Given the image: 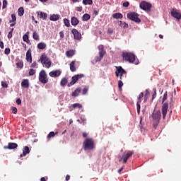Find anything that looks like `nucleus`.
<instances>
[{"instance_id":"f257e3e1","label":"nucleus","mask_w":181,"mask_h":181,"mask_svg":"<svg viewBox=\"0 0 181 181\" xmlns=\"http://www.w3.org/2000/svg\"><path fill=\"white\" fill-rule=\"evenodd\" d=\"M123 60L129 62V63H133V64H139V60L135 57V54L131 52H123L122 53Z\"/></svg>"},{"instance_id":"f03ea898","label":"nucleus","mask_w":181,"mask_h":181,"mask_svg":"<svg viewBox=\"0 0 181 181\" xmlns=\"http://www.w3.org/2000/svg\"><path fill=\"white\" fill-rule=\"evenodd\" d=\"M151 118L153 120V128L154 129H156V128H158V125H159V123L160 122V118H162V113L160 112V110H156L154 109L151 114Z\"/></svg>"},{"instance_id":"7ed1b4c3","label":"nucleus","mask_w":181,"mask_h":181,"mask_svg":"<svg viewBox=\"0 0 181 181\" xmlns=\"http://www.w3.org/2000/svg\"><path fill=\"white\" fill-rule=\"evenodd\" d=\"M37 62L38 63H41L43 67H46V69H50L52 67V61L47 57L46 54H42Z\"/></svg>"},{"instance_id":"20e7f679","label":"nucleus","mask_w":181,"mask_h":181,"mask_svg":"<svg viewBox=\"0 0 181 181\" xmlns=\"http://www.w3.org/2000/svg\"><path fill=\"white\" fill-rule=\"evenodd\" d=\"M84 151H93L95 146L94 145V139H86L83 144Z\"/></svg>"},{"instance_id":"39448f33","label":"nucleus","mask_w":181,"mask_h":181,"mask_svg":"<svg viewBox=\"0 0 181 181\" xmlns=\"http://www.w3.org/2000/svg\"><path fill=\"white\" fill-rule=\"evenodd\" d=\"M115 74L116 77H119L120 80L127 78V71L124 68H122V66H116Z\"/></svg>"},{"instance_id":"423d86ee","label":"nucleus","mask_w":181,"mask_h":181,"mask_svg":"<svg viewBox=\"0 0 181 181\" xmlns=\"http://www.w3.org/2000/svg\"><path fill=\"white\" fill-rule=\"evenodd\" d=\"M39 81L42 83V84H47V83H49V78H47L46 71L41 70L39 74Z\"/></svg>"},{"instance_id":"0eeeda50","label":"nucleus","mask_w":181,"mask_h":181,"mask_svg":"<svg viewBox=\"0 0 181 181\" xmlns=\"http://www.w3.org/2000/svg\"><path fill=\"white\" fill-rule=\"evenodd\" d=\"M127 18L136 23H141V20L139 18V14L135 12H130L127 13Z\"/></svg>"},{"instance_id":"6e6552de","label":"nucleus","mask_w":181,"mask_h":181,"mask_svg":"<svg viewBox=\"0 0 181 181\" xmlns=\"http://www.w3.org/2000/svg\"><path fill=\"white\" fill-rule=\"evenodd\" d=\"M99 50V57H95V62H101L103 60V57H104V54H105V50H104V45H100L98 47Z\"/></svg>"},{"instance_id":"1a4fd4ad","label":"nucleus","mask_w":181,"mask_h":181,"mask_svg":"<svg viewBox=\"0 0 181 181\" xmlns=\"http://www.w3.org/2000/svg\"><path fill=\"white\" fill-rule=\"evenodd\" d=\"M83 77H84V74H83L74 76L71 78V81L68 84V87H70V86H74V83H77L78 80L83 78Z\"/></svg>"},{"instance_id":"9d476101","label":"nucleus","mask_w":181,"mask_h":181,"mask_svg":"<svg viewBox=\"0 0 181 181\" xmlns=\"http://www.w3.org/2000/svg\"><path fill=\"white\" fill-rule=\"evenodd\" d=\"M139 6L141 9H143V11H151V8H152V4L146 1H142L140 3Z\"/></svg>"},{"instance_id":"9b49d317","label":"nucleus","mask_w":181,"mask_h":181,"mask_svg":"<svg viewBox=\"0 0 181 181\" xmlns=\"http://www.w3.org/2000/svg\"><path fill=\"white\" fill-rule=\"evenodd\" d=\"M169 108V104L168 103H165L162 106V115L163 119H165L166 118V115L168 114V110Z\"/></svg>"},{"instance_id":"f8f14e48","label":"nucleus","mask_w":181,"mask_h":181,"mask_svg":"<svg viewBox=\"0 0 181 181\" xmlns=\"http://www.w3.org/2000/svg\"><path fill=\"white\" fill-rule=\"evenodd\" d=\"M71 33L74 35V38L75 39V40H80V39H81V33L78 32L77 29H72Z\"/></svg>"},{"instance_id":"ddd939ff","label":"nucleus","mask_w":181,"mask_h":181,"mask_svg":"<svg viewBox=\"0 0 181 181\" xmlns=\"http://www.w3.org/2000/svg\"><path fill=\"white\" fill-rule=\"evenodd\" d=\"M134 155V151H129L126 155L123 157V163H127L128 159Z\"/></svg>"},{"instance_id":"4468645a","label":"nucleus","mask_w":181,"mask_h":181,"mask_svg":"<svg viewBox=\"0 0 181 181\" xmlns=\"http://www.w3.org/2000/svg\"><path fill=\"white\" fill-rule=\"evenodd\" d=\"M29 153H30V149H29V146H25L23 147V153L20 155V158H23V156H26Z\"/></svg>"},{"instance_id":"2eb2a0df","label":"nucleus","mask_w":181,"mask_h":181,"mask_svg":"<svg viewBox=\"0 0 181 181\" xmlns=\"http://www.w3.org/2000/svg\"><path fill=\"white\" fill-rule=\"evenodd\" d=\"M18 148V144L16 143H8V146H4V149H16Z\"/></svg>"},{"instance_id":"dca6fc26","label":"nucleus","mask_w":181,"mask_h":181,"mask_svg":"<svg viewBox=\"0 0 181 181\" xmlns=\"http://www.w3.org/2000/svg\"><path fill=\"white\" fill-rule=\"evenodd\" d=\"M49 76L50 77H59L60 74H62V71L60 70H56V71H52L49 72Z\"/></svg>"},{"instance_id":"f3484780","label":"nucleus","mask_w":181,"mask_h":181,"mask_svg":"<svg viewBox=\"0 0 181 181\" xmlns=\"http://www.w3.org/2000/svg\"><path fill=\"white\" fill-rule=\"evenodd\" d=\"M37 15L40 16V19H43L44 21H46L47 19V13H44L42 11H37Z\"/></svg>"},{"instance_id":"a211bd4d","label":"nucleus","mask_w":181,"mask_h":181,"mask_svg":"<svg viewBox=\"0 0 181 181\" xmlns=\"http://www.w3.org/2000/svg\"><path fill=\"white\" fill-rule=\"evenodd\" d=\"M26 60L29 62V63H32V50L28 49L26 52Z\"/></svg>"},{"instance_id":"6ab92c4d","label":"nucleus","mask_w":181,"mask_h":181,"mask_svg":"<svg viewBox=\"0 0 181 181\" xmlns=\"http://www.w3.org/2000/svg\"><path fill=\"white\" fill-rule=\"evenodd\" d=\"M71 23L72 26H77V25H78V23H80V21H78L77 17H71Z\"/></svg>"},{"instance_id":"aec40b11","label":"nucleus","mask_w":181,"mask_h":181,"mask_svg":"<svg viewBox=\"0 0 181 181\" xmlns=\"http://www.w3.org/2000/svg\"><path fill=\"white\" fill-rule=\"evenodd\" d=\"M74 108H79L80 110H81V108H83V105L80 103H75L71 105L69 107V109L71 110V111H73V110H74Z\"/></svg>"},{"instance_id":"412c9836","label":"nucleus","mask_w":181,"mask_h":181,"mask_svg":"<svg viewBox=\"0 0 181 181\" xmlns=\"http://www.w3.org/2000/svg\"><path fill=\"white\" fill-rule=\"evenodd\" d=\"M171 15L173 18H175V19H181V13L180 12H177L176 11H171Z\"/></svg>"},{"instance_id":"4be33fe9","label":"nucleus","mask_w":181,"mask_h":181,"mask_svg":"<svg viewBox=\"0 0 181 181\" xmlns=\"http://www.w3.org/2000/svg\"><path fill=\"white\" fill-rule=\"evenodd\" d=\"M50 21L52 22H56V21H59L60 19V15L59 14H53L49 17Z\"/></svg>"},{"instance_id":"5701e85b","label":"nucleus","mask_w":181,"mask_h":181,"mask_svg":"<svg viewBox=\"0 0 181 181\" xmlns=\"http://www.w3.org/2000/svg\"><path fill=\"white\" fill-rule=\"evenodd\" d=\"M47 45L45 42H39L37 45V49L40 50H44V49H46Z\"/></svg>"},{"instance_id":"b1692460","label":"nucleus","mask_w":181,"mask_h":181,"mask_svg":"<svg viewBox=\"0 0 181 181\" xmlns=\"http://www.w3.org/2000/svg\"><path fill=\"white\" fill-rule=\"evenodd\" d=\"M21 86L24 88H29V80L24 79L21 83Z\"/></svg>"},{"instance_id":"393cba45","label":"nucleus","mask_w":181,"mask_h":181,"mask_svg":"<svg viewBox=\"0 0 181 181\" xmlns=\"http://www.w3.org/2000/svg\"><path fill=\"white\" fill-rule=\"evenodd\" d=\"M23 42L26 43H30V40H29V31H28L23 36Z\"/></svg>"},{"instance_id":"a878e982","label":"nucleus","mask_w":181,"mask_h":181,"mask_svg":"<svg viewBox=\"0 0 181 181\" xmlns=\"http://www.w3.org/2000/svg\"><path fill=\"white\" fill-rule=\"evenodd\" d=\"M112 17L114 19H122V18H124V16H122V14L121 13H115L112 14Z\"/></svg>"},{"instance_id":"bb28decb","label":"nucleus","mask_w":181,"mask_h":181,"mask_svg":"<svg viewBox=\"0 0 181 181\" xmlns=\"http://www.w3.org/2000/svg\"><path fill=\"white\" fill-rule=\"evenodd\" d=\"M70 70L71 71H72L73 73L74 71H76V61H72L71 63H70Z\"/></svg>"},{"instance_id":"cd10ccee","label":"nucleus","mask_w":181,"mask_h":181,"mask_svg":"<svg viewBox=\"0 0 181 181\" xmlns=\"http://www.w3.org/2000/svg\"><path fill=\"white\" fill-rule=\"evenodd\" d=\"M81 93V89L80 88H76L73 93H72V97H78V94Z\"/></svg>"},{"instance_id":"c85d7f7f","label":"nucleus","mask_w":181,"mask_h":181,"mask_svg":"<svg viewBox=\"0 0 181 181\" xmlns=\"http://www.w3.org/2000/svg\"><path fill=\"white\" fill-rule=\"evenodd\" d=\"M90 18L91 16H90V14L85 13L82 17V21H83L84 22H87V21H89Z\"/></svg>"},{"instance_id":"c756f323","label":"nucleus","mask_w":181,"mask_h":181,"mask_svg":"<svg viewBox=\"0 0 181 181\" xmlns=\"http://www.w3.org/2000/svg\"><path fill=\"white\" fill-rule=\"evenodd\" d=\"M67 78H62L60 82V86L64 87L67 84Z\"/></svg>"},{"instance_id":"7c9ffc66","label":"nucleus","mask_w":181,"mask_h":181,"mask_svg":"<svg viewBox=\"0 0 181 181\" xmlns=\"http://www.w3.org/2000/svg\"><path fill=\"white\" fill-rule=\"evenodd\" d=\"M67 57H73L74 56V50H69L66 52Z\"/></svg>"},{"instance_id":"2f4dec72","label":"nucleus","mask_w":181,"mask_h":181,"mask_svg":"<svg viewBox=\"0 0 181 181\" xmlns=\"http://www.w3.org/2000/svg\"><path fill=\"white\" fill-rule=\"evenodd\" d=\"M33 38L34 40H40V38L39 37V34L36 31H34L33 33Z\"/></svg>"},{"instance_id":"473e14b6","label":"nucleus","mask_w":181,"mask_h":181,"mask_svg":"<svg viewBox=\"0 0 181 181\" xmlns=\"http://www.w3.org/2000/svg\"><path fill=\"white\" fill-rule=\"evenodd\" d=\"M57 134H58L57 132H55V133H54V132H50L49 133V134L47 135L48 139H50V138L54 137L55 135H57Z\"/></svg>"},{"instance_id":"72a5a7b5","label":"nucleus","mask_w":181,"mask_h":181,"mask_svg":"<svg viewBox=\"0 0 181 181\" xmlns=\"http://www.w3.org/2000/svg\"><path fill=\"white\" fill-rule=\"evenodd\" d=\"M82 4L83 5H93V0H83Z\"/></svg>"},{"instance_id":"f704fd0d","label":"nucleus","mask_w":181,"mask_h":181,"mask_svg":"<svg viewBox=\"0 0 181 181\" xmlns=\"http://www.w3.org/2000/svg\"><path fill=\"white\" fill-rule=\"evenodd\" d=\"M23 13H25V9H23V7H20L18 8V16H23Z\"/></svg>"},{"instance_id":"c9c22d12","label":"nucleus","mask_w":181,"mask_h":181,"mask_svg":"<svg viewBox=\"0 0 181 181\" xmlns=\"http://www.w3.org/2000/svg\"><path fill=\"white\" fill-rule=\"evenodd\" d=\"M144 98V93L141 92L139 95L137 103H142V99Z\"/></svg>"},{"instance_id":"e433bc0d","label":"nucleus","mask_w":181,"mask_h":181,"mask_svg":"<svg viewBox=\"0 0 181 181\" xmlns=\"http://www.w3.org/2000/svg\"><path fill=\"white\" fill-rule=\"evenodd\" d=\"M119 25L121 28H128V25L127 24V23L122 21H119Z\"/></svg>"},{"instance_id":"4c0bfd02","label":"nucleus","mask_w":181,"mask_h":181,"mask_svg":"<svg viewBox=\"0 0 181 181\" xmlns=\"http://www.w3.org/2000/svg\"><path fill=\"white\" fill-rule=\"evenodd\" d=\"M64 23L65 26H66V28H70V21H69V19L64 18Z\"/></svg>"},{"instance_id":"58836bf2","label":"nucleus","mask_w":181,"mask_h":181,"mask_svg":"<svg viewBox=\"0 0 181 181\" xmlns=\"http://www.w3.org/2000/svg\"><path fill=\"white\" fill-rule=\"evenodd\" d=\"M16 65L17 66L18 69H23V62H17Z\"/></svg>"},{"instance_id":"ea45409f","label":"nucleus","mask_w":181,"mask_h":181,"mask_svg":"<svg viewBox=\"0 0 181 181\" xmlns=\"http://www.w3.org/2000/svg\"><path fill=\"white\" fill-rule=\"evenodd\" d=\"M10 23H12V22H16V15L11 14V20H10Z\"/></svg>"},{"instance_id":"a19ab883","label":"nucleus","mask_w":181,"mask_h":181,"mask_svg":"<svg viewBox=\"0 0 181 181\" xmlns=\"http://www.w3.org/2000/svg\"><path fill=\"white\" fill-rule=\"evenodd\" d=\"M168 100V92H165L163 95V100H162V103H165Z\"/></svg>"},{"instance_id":"79ce46f5","label":"nucleus","mask_w":181,"mask_h":181,"mask_svg":"<svg viewBox=\"0 0 181 181\" xmlns=\"http://www.w3.org/2000/svg\"><path fill=\"white\" fill-rule=\"evenodd\" d=\"M36 74V71L35 69H30L29 70V72H28L29 76H34V74Z\"/></svg>"},{"instance_id":"37998d69","label":"nucleus","mask_w":181,"mask_h":181,"mask_svg":"<svg viewBox=\"0 0 181 181\" xmlns=\"http://www.w3.org/2000/svg\"><path fill=\"white\" fill-rule=\"evenodd\" d=\"M87 119L81 118V120L78 119L77 122H80V124H83V125H86Z\"/></svg>"},{"instance_id":"c03bdc74","label":"nucleus","mask_w":181,"mask_h":181,"mask_svg":"<svg viewBox=\"0 0 181 181\" xmlns=\"http://www.w3.org/2000/svg\"><path fill=\"white\" fill-rule=\"evenodd\" d=\"M136 107H137V112H138V114H140L141 113V103L137 102Z\"/></svg>"},{"instance_id":"a18cd8bd","label":"nucleus","mask_w":181,"mask_h":181,"mask_svg":"<svg viewBox=\"0 0 181 181\" xmlns=\"http://www.w3.org/2000/svg\"><path fill=\"white\" fill-rule=\"evenodd\" d=\"M153 90L152 100H155V98H156V88H153Z\"/></svg>"},{"instance_id":"49530a36","label":"nucleus","mask_w":181,"mask_h":181,"mask_svg":"<svg viewBox=\"0 0 181 181\" xmlns=\"http://www.w3.org/2000/svg\"><path fill=\"white\" fill-rule=\"evenodd\" d=\"M11 111L13 114H18V108L15 107H11Z\"/></svg>"},{"instance_id":"de8ad7c7","label":"nucleus","mask_w":181,"mask_h":181,"mask_svg":"<svg viewBox=\"0 0 181 181\" xmlns=\"http://www.w3.org/2000/svg\"><path fill=\"white\" fill-rule=\"evenodd\" d=\"M88 91V87H85V88H83V89L82 90V94L84 95L87 94Z\"/></svg>"},{"instance_id":"09e8293b","label":"nucleus","mask_w":181,"mask_h":181,"mask_svg":"<svg viewBox=\"0 0 181 181\" xmlns=\"http://www.w3.org/2000/svg\"><path fill=\"white\" fill-rule=\"evenodd\" d=\"M11 53V49L10 48H6L4 50V54H6L8 56V54H9Z\"/></svg>"},{"instance_id":"8fccbe9b","label":"nucleus","mask_w":181,"mask_h":181,"mask_svg":"<svg viewBox=\"0 0 181 181\" xmlns=\"http://www.w3.org/2000/svg\"><path fill=\"white\" fill-rule=\"evenodd\" d=\"M7 5H8V1L6 0H4L3 1V6H2L3 9H5V8H6Z\"/></svg>"},{"instance_id":"3c124183","label":"nucleus","mask_w":181,"mask_h":181,"mask_svg":"<svg viewBox=\"0 0 181 181\" xmlns=\"http://www.w3.org/2000/svg\"><path fill=\"white\" fill-rule=\"evenodd\" d=\"M1 86L3 87V88H8V83H6V82L2 81Z\"/></svg>"},{"instance_id":"603ef678","label":"nucleus","mask_w":181,"mask_h":181,"mask_svg":"<svg viewBox=\"0 0 181 181\" xmlns=\"http://www.w3.org/2000/svg\"><path fill=\"white\" fill-rule=\"evenodd\" d=\"M122 86H124V83L122 82V81H118V87L119 88H122Z\"/></svg>"},{"instance_id":"864d4df0","label":"nucleus","mask_w":181,"mask_h":181,"mask_svg":"<svg viewBox=\"0 0 181 181\" xmlns=\"http://www.w3.org/2000/svg\"><path fill=\"white\" fill-rule=\"evenodd\" d=\"M112 33H114V30H112V28H109L107 30V34L108 35H112Z\"/></svg>"},{"instance_id":"5fc2aeb1","label":"nucleus","mask_w":181,"mask_h":181,"mask_svg":"<svg viewBox=\"0 0 181 181\" xmlns=\"http://www.w3.org/2000/svg\"><path fill=\"white\" fill-rule=\"evenodd\" d=\"M123 6L124 8H128L129 6V2L127 1V2L123 3Z\"/></svg>"},{"instance_id":"6e6d98bb","label":"nucleus","mask_w":181,"mask_h":181,"mask_svg":"<svg viewBox=\"0 0 181 181\" xmlns=\"http://www.w3.org/2000/svg\"><path fill=\"white\" fill-rule=\"evenodd\" d=\"M76 11H77V12H81L83 11V7L81 6L76 7Z\"/></svg>"},{"instance_id":"4d7b16f0","label":"nucleus","mask_w":181,"mask_h":181,"mask_svg":"<svg viewBox=\"0 0 181 181\" xmlns=\"http://www.w3.org/2000/svg\"><path fill=\"white\" fill-rule=\"evenodd\" d=\"M16 104H18V105H21V104H22V100L20 98L17 99Z\"/></svg>"},{"instance_id":"13d9d810","label":"nucleus","mask_w":181,"mask_h":181,"mask_svg":"<svg viewBox=\"0 0 181 181\" xmlns=\"http://www.w3.org/2000/svg\"><path fill=\"white\" fill-rule=\"evenodd\" d=\"M150 93H149V90L146 89V93H145V96L146 97H149Z\"/></svg>"},{"instance_id":"bf43d9fd","label":"nucleus","mask_w":181,"mask_h":181,"mask_svg":"<svg viewBox=\"0 0 181 181\" xmlns=\"http://www.w3.org/2000/svg\"><path fill=\"white\" fill-rule=\"evenodd\" d=\"M8 39H12V32H9L7 35Z\"/></svg>"},{"instance_id":"052dcab7","label":"nucleus","mask_w":181,"mask_h":181,"mask_svg":"<svg viewBox=\"0 0 181 181\" xmlns=\"http://www.w3.org/2000/svg\"><path fill=\"white\" fill-rule=\"evenodd\" d=\"M37 66V63L36 62H34L31 65L30 67H36Z\"/></svg>"},{"instance_id":"680f3d73","label":"nucleus","mask_w":181,"mask_h":181,"mask_svg":"<svg viewBox=\"0 0 181 181\" xmlns=\"http://www.w3.org/2000/svg\"><path fill=\"white\" fill-rule=\"evenodd\" d=\"M59 36L60 37H62V39H63V37H64V33H63V31H61L59 33Z\"/></svg>"},{"instance_id":"e2e57ef3","label":"nucleus","mask_w":181,"mask_h":181,"mask_svg":"<svg viewBox=\"0 0 181 181\" xmlns=\"http://www.w3.org/2000/svg\"><path fill=\"white\" fill-rule=\"evenodd\" d=\"M65 180H66V181L70 180V175H67L66 176Z\"/></svg>"},{"instance_id":"0e129e2a","label":"nucleus","mask_w":181,"mask_h":181,"mask_svg":"<svg viewBox=\"0 0 181 181\" xmlns=\"http://www.w3.org/2000/svg\"><path fill=\"white\" fill-rule=\"evenodd\" d=\"M0 47L1 49H4V42L2 41L0 42Z\"/></svg>"},{"instance_id":"69168bd1","label":"nucleus","mask_w":181,"mask_h":181,"mask_svg":"<svg viewBox=\"0 0 181 181\" xmlns=\"http://www.w3.org/2000/svg\"><path fill=\"white\" fill-rule=\"evenodd\" d=\"M16 25V22H11V24H10L11 28L15 26Z\"/></svg>"},{"instance_id":"338daca9","label":"nucleus","mask_w":181,"mask_h":181,"mask_svg":"<svg viewBox=\"0 0 181 181\" xmlns=\"http://www.w3.org/2000/svg\"><path fill=\"white\" fill-rule=\"evenodd\" d=\"M82 136H83V138H87V133L83 132V133L82 134Z\"/></svg>"},{"instance_id":"774afa93","label":"nucleus","mask_w":181,"mask_h":181,"mask_svg":"<svg viewBox=\"0 0 181 181\" xmlns=\"http://www.w3.org/2000/svg\"><path fill=\"white\" fill-rule=\"evenodd\" d=\"M41 181H46V178L45 177H41L40 179Z\"/></svg>"}]
</instances>
